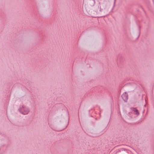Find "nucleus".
Segmentation results:
<instances>
[{
    "instance_id": "f257e3e1",
    "label": "nucleus",
    "mask_w": 154,
    "mask_h": 154,
    "mask_svg": "<svg viewBox=\"0 0 154 154\" xmlns=\"http://www.w3.org/2000/svg\"><path fill=\"white\" fill-rule=\"evenodd\" d=\"M133 111L134 112V113L136 115H138L139 114V112L138 111V110L135 108H134L133 109Z\"/></svg>"
},
{
    "instance_id": "f03ea898",
    "label": "nucleus",
    "mask_w": 154,
    "mask_h": 154,
    "mask_svg": "<svg viewBox=\"0 0 154 154\" xmlns=\"http://www.w3.org/2000/svg\"><path fill=\"white\" fill-rule=\"evenodd\" d=\"M29 110L28 109H27L26 111H24V112H22V113L23 114L25 115L27 114L28 112H29Z\"/></svg>"
},
{
    "instance_id": "7ed1b4c3",
    "label": "nucleus",
    "mask_w": 154,
    "mask_h": 154,
    "mask_svg": "<svg viewBox=\"0 0 154 154\" xmlns=\"http://www.w3.org/2000/svg\"><path fill=\"white\" fill-rule=\"evenodd\" d=\"M126 93H125V94H123L122 95V98H124V96L125 95H126Z\"/></svg>"
},
{
    "instance_id": "20e7f679",
    "label": "nucleus",
    "mask_w": 154,
    "mask_h": 154,
    "mask_svg": "<svg viewBox=\"0 0 154 154\" xmlns=\"http://www.w3.org/2000/svg\"><path fill=\"white\" fill-rule=\"evenodd\" d=\"M128 96L127 95H126V96L125 97V99H127Z\"/></svg>"
}]
</instances>
